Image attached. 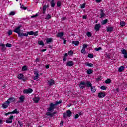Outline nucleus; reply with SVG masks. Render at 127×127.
I'll list each match as a JSON object with an SVG mask.
<instances>
[{"label":"nucleus","instance_id":"a878e982","mask_svg":"<svg viewBox=\"0 0 127 127\" xmlns=\"http://www.w3.org/2000/svg\"><path fill=\"white\" fill-rule=\"evenodd\" d=\"M86 66L88 67H93V64L89 62H87L86 64Z\"/></svg>","mask_w":127,"mask_h":127},{"label":"nucleus","instance_id":"412c9836","mask_svg":"<svg viewBox=\"0 0 127 127\" xmlns=\"http://www.w3.org/2000/svg\"><path fill=\"white\" fill-rule=\"evenodd\" d=\"M107 23H108V19H107L102 20V21L101 22V24L102 25H105V24H107Z\"/></svg>","mask_w":127,"mask_h":127},{"label":"nucleus","instance_id":"2eb2a0df","mask_svg":"<svg viewBox=\"0 0 127 127\" xmlns=\"http://www.w3.org/2000/svg\"><path fill=\"white\" fill-rule=\"evenodd\" d=\"M114 30V27L109 26L107 27V32H112Z\"/></svg>","mask_w":127,"mask_h":127},{"label":"nucleus","instance_id":"603ef678","mask_svg":"<svg viewBox=\"0 0 127 127\" xmlns=\"http://www.w3.org/2000/svg\"><path fill=\"white\" fill-rule=\"evenodd\" d=\"M100 15H101L100 18H103V17H104V16H105V15H106L105 14V13H102L100 14Z\"/></svg>","mask_w":127,"mask_h":127},{"label":"nucleus","instance_id":"393cba45","mask_svg":"<svg viewBox=\"0 0 127 127\" xmlns=\"http://www.w3.org/2000/svg\"><path fill=\"white\" fill-rule=\"evenodd\" d=\"M124 70H125V67L122 66H121L120 67H119L118 71L119 72H123V71H124Z\"/></svg>","mask_w":127,"mask_h":127},{"label":"nucleus","instance_id":"a18cd8bd","mask_svg":"<svg viewBox=\"0 0 127 127\" xmlns=\"http://www.w3.org/2000/svg\"><path fill=\"white\" fill-rule=\"evenodd\" d=\"M95 50L96 51H99V50H102V47H99L98 48H96L95 49Z\"/></svg>","mask_w":127,"mask_h":127},{"label":"nucleus","instance_id":"dca6fc26","mask_svg":"<svg viewBox=\"0 0 127 127\" xmlns=\"http://www.w3.org/2000/svg\"><path fill=\"white\" fill-rule=\"evenodd\" d=\"M9 104H8V103L7 102V101H6L5 102H4L2 105V108H3L4 109H6V108H7L9 106Z\"/></svg>","mask_w":127,"mask_h":127},{"label":"nucleus","instance_id":"473e14b6","mask_svg":"<svg viewBox=\"0 0 127 127\" xmlns=\"http://www.w3.org/2000/svg\"><path fill=\"white\" fill-rule=\"evenodd\" d=\"M120 25L122 27L125 26L126 25V22H125L124 21L120 22Z\"/></svg>","mask_w":127,"mask_h":127},{"label":"nucleus","instance_id":"ddd939ff","mask_svg":"<svg viewBox=\"0 0 127 127\" xmlns=\"http://www.w3.org/2000/svg\"><path fill=\"white\" fill-rule=\"evenodd\" d=\"M19 100H20L17 101V103H23V102H24V96L21 95L19 97Z\"/></svg>","mask_w":127,"mask_h":127},{"label":"nucleus","instance_id":"f03ea898","mask_svg":"<svg viewBox=\"0 0 127 127\" xmlns=\"http://www.w3.org/2000/svg\"><path fill=\"white\" fill-rule=\"evenodd\" d=\"M62 103V101L61 100L56 101L55 104L51 103L49 107L47 108L48 112H53L54 109H55V106H57V105H59V104H61Z\"/></svg>","mask_w":127,"mask_h":127},{"label":"nucleus","instance_id":"aec40b11","mask_svg":"<svg viewBox=\"0 0 127 127\" xmlns=\"http://www.w3.org/2000/svg\"><path fill=\"white\" fill-rule=\"evenodd\" d=\"M72 44H74L75 46H78V45L80 44V42H79V41H73L72 42Z\"/></svg>","mask_w":127,"mask_h":127},{"label":"nucleus","instance_id":"9b49d317","mask_svg":"<svg viewBox=\"0 0 127 127\" xmlns=\"http://www.w3.org/2000/svg\"><path fill=\"white\" fill-rule=\"evenodd\" d=\"M54 80L53 79H50V80H48V84L49 85V86H53V85H54Z\"/></svg>","mask_w":127,"mask_h":127},{"label":"nucleus","instance_id":"f257e3e1","mask_svg":"<svg viewBox=\"0 0 127 127\" xmlns=\"http://www.w3.org/2000/svg\"><path fill=\"white\" fill-rule=\"evenodd\" d=\"M21 27H22V26L21 25H20L13 30L14 32H15L16 33H17L18 34V37L22 38L23 36H28V34L29 35H33V34H34V32L32 31L30 32H27V33H23L20 32V31H21V30H20V28H21Z\"/></svg>","mask_w":127,"mask_h":127},{"label":"nucleus","instance_id":"1a4fd4ad","mask_svg":"<svg viewBox=\"0 0 127 127\" xmlns=\"http://www.w3.org/2000/svg\"><path fill=\"white\" fill-rule=\"evenodd\" d=\"M57 113V112L54 111V112L50 113V112L48 111L46 113V116H50L51 118H52V117H53V115H55V114H56Z\"/></svg>","mask_w":127,"mask_h":127},{"label":"nucleus","instance_id":"cd10ccee","mask_svg":"<svg viewBox=\"0 0 127 127\" xmlns=\"http://www.w3.org/2000/svg\"><path fill=\"white\" fill-rule=\"evenodd\" d=\"M96 88L95 87V86H93V87L92 86L91 87V91L92 93H95V92H96Z\"/></svg>","mask_w":127,"mask_h":127},{"label":"nucleus","instance_id":"4be33fe9","mask_svg":"<svg viewBox=\"0 0 127 127\" xmlns=\"http://www.w3.org/2000/svg\"><path fill=\"white\" fill-rule=\"evenodd\" d=\"M46 8H47V6L46 5H44L43 6V14H45V11H46Z\"/></svg>","mask_w":127,"mask_h":127},{"label":"nucleus","instance_id":"c756f323","mask_svg":"<svg viewBox=\"0 0 127 127\" xmlns=\"http://www.w3.org/2000/svg\"><path fill=\"white\" fill-rule=\"evenodd\" d=\"M112 82V80H111V79H107L106 81H105V83L106 84H111Z\"/></svg>","mask_w":127,"mask_h":127},{"label":"nucleus","instance_id":"8fccbe9b","mask_svg":"<svg viewBox=\"0 0 127 127\" xmlns=\"http://www.w3.org/2000/svg\"><path fill=\"white\" fill-rule=\"evenodd\" d=\"M33 80H37L38 79V75H36L33 77Z\"/></svg>","mask_w":127,"mask_h":127},{"label":"nucleus","instance_id":"e2e57ef3","mask_svg":"<svg viewBox=\"0 0 127 127\" xmlns=\"http://www.w3.org/2000/svg\"><path fill=\"white\" fill-rule=\"evenodd\" d=\"M63 39H64V44H66V40H65V39L64 38V37H63Z\"/></svg>","mask_w":127,"mask_h":127},{"label":"nucleus","instance_id":"69168bd1","mask_svg":"<svg viewBox=\"0 0 127 127\" xmlns=\"http://www.w3.org/2000/svg\"><path fill=\"white\" fill-rule=\"evenodd\" d=\"M96 0V2H98V3H100L101 2V1H102V0Z\"/></svg>","mask_w":127,"mask_h":127},{"label":"nucleus","instance_id":"9d476101","mask_svg":"<svg viewBox=\"0 0 127 127\" xmlns=\"http://www.w3.org/2000/svg\"><path fill=\"white\" fill-rule=\"evenodd\" d=\"M100 28H101V24H96L94 28L95 30H96V31H99V30H100Z\"/></svg>","mask_w":127,"mask_h":127},{"label":"nucleus","instance_id":"e433bc0d","mask_svg":"<svg viewBox=\"0 0 127 127\" xmlns=\"http://www.w3.org/2000/svg\"><path fill=\"white\" fill-rule=\"evenodd\" d=\"M38 44H39V45H44V43H43V41H38Z\"/></svg>","mask_w":127,"mask_h":127},{"label":"nucleus","instance_id":"a19ab883","mask_svg":"<svg viewBox=\"0 0 127 127\" xmlns=\"http://www.w3.org/2000/svg\"><path fill=\"white\" fill-rule=\"evenodd\" d=\"M121 52H122V54H124L125 53H127V50L126 49L121 50Z\"/></svg>","mask_w":127,"mask_h":127},{"label":"nucleus","instance_id":"774afa93","mask_svg":"<svg viewBox=\"0 0 127 127\" xmlns=\"http://www.w3.org/2000/svg\"><path fill=\"white\" fill-rule=\"evenodd\" d=\"M45 68L46 69H49V65H46Z\"/></svg>","mask_w":127,"mask_h":127},{"label":"nucleus","instance_id":"79ce46f5","mask_svg":"<svg viewBox=\"0 0 127 127\" xmlns=\"http://www.w3.org/2000/svg\"><path fill=\"white\" fill-rule=\"evenodd\" d=\"M18 124H19V125H20V127H23V123H22V121H18Z\"/></svg>","mask_w":127,"mask_h":127},{"label":"nucleus","instance_id":"4468645a","mask_svg":"<svg viewBox=\"0 0 127 127\" xmlns=\"http://www.w3.org/2000/svg\"><path fill=\"white\" fill-rule=\"evenodd\" d=\"M106 96V93L105 92H100L98 93L99 98H104Z\"/></svg>","mask_w":127,"mask_h":127},{"label":"nucleus","instance_id":"2f4dec72","mask_svg":"<svg viewBox=\"0 0 127 127\" xmlns=\"http://www.w3.org/2000/svg\"><path fill=\"white\" fill-rule=\"evenodd\" d=\"M86 49L85 48H82L81 52V53H83V54H85L86 53Z\"/></svg>","mask_w":127,"mask_h":127},{"label":"nucleus","instance_id":"a211bd4d","mask_svg":"<svg viewBox=\"0 0 127 127\" xmlns=\"http://www.w3.org/2000/svg\"><path fill=\"white\" fill-rule=\"evenodd\" d=\"M40 100V98H39V97H35L33 99V101H34V103H35V104H37V103L39 102Z\"/></svg>","mask_w":127,"mask_h":127},{"label":"nucleus","instance_id":"338daca9","mask_svg":"<svg viewBox=\"0 0 127 127\" xmlns=\"http://www.w3.org/2000/svg\"><path fill=\"white\" fill-rule=\"evenodd\" d=\"M83 19H87V16L86 15H84L83 16Z\"/></svg>","mask_w":127,"mask_h":127},{"label":"nucleus","instance_id":"5fc2aeb1","mask_svg":"<svg viewBox=\"0 0 127 127\" xmlns=\"http://www.w3.org/2000/svg\"><path fill=\"white\" fill-rule=\"evenodd\" d=\"M37 16H38V14H36L35 15H33L31 17V18H34V17H37Z\"/></svg>","mask_w":127,"mask_h":127},{"label":"nucleus","instance_id":"052dcab7","mask_svg":"<svg viewBox=\"0 0 127 127\" xmlns=\"http://www.w3.org/2000/svg\"><path fill=\"white\" fill-rule=\"evenodd\" d=\"M64 124V121H61L60 123V126H63Z\"/></svg>","mask_w":127,"mask_h":127},{"label":"nucleus","instance_id":"6e6552de","mask_svg":"<svg viewBox=\"0 0 127 127\" xmlns=\"http://www.w3.org/2000/svg\"><path fill=\"white\" fill-rule=\"evenodd\" d=\"M13 102H15V98L14 97H10L7 100V103H8V104H10Z\"/></svg>","mask_w":127,"mask_h":127},{"label":"nucleus","instance_id":"f3484780","mask_svg":"<svg viewBox=\"0 0 127 127\" xmlns=\"http://www.w3.org/2000/svg\"><path fill=\"white\" fill-rule=\"evenodd\" d=\"M64 35V33L59 32V33H57L56 36H57V37H60V38H62V37H63Z\"/></svg>","mask_w":127,"mask_h":127},{"label":"nucleus","instance_id":"4d7b16f0","mask_svg":"<svg viewBox=\"0 0 127 127\" xmlns=\"http://www.w3.org/2000/svg\"><path fill=\"white\" fill-rule=\"evenodd\" d=\"M101 77H98L97 78H96V81L97 82H99V81H101Z\"/></svg>","mask_w":127,"mask_h":127},{"label":"nucleus","instance_id":"6e6d98bb","mask_svg":"<svg viewBox=\"0 0 127 127\" xmlns=\"http://www.w3.org/2000/svg\"><path fill=\"white\" fill-rule=\"evenodd\" d=\"M124 54V58H127V52L125 53V54Z\"/></svg>","mask_w":127,"mask_h":127},{"label":"nucleus","instance_id":"c03bdc74","mask_svg":"<svg viewBox=\"0 0 127 127\" xmlns=\"http://www.w3.org/2000/svg\"><path fill=\"white\" fill-rule=\"evenodd\" d=\"M88 57L89 58H93V57H94V54H88Z\"/></svg>","mask_w":127,"mask_h":127},{"label":"nucleus","instance_id":"bb28decb","mask_svg":"<svg viewBox=\"0 0 127 127\" xmlns=\"http://www.w3.org/2000/svg\"><path fill=\"white\" fill-rule=\"evenodd\" d=\"M92 73H93V70L89 69L87 71V74L88 75H91V74H92Z\"/></svg>","mask_w":127,"mask_h":127},{"label":"nucleus","instance_id":"20e7f679","mask_svg":"<svg viewBox=\"0 0 127 127\" xmlns=\"http://www.w3.org/2000/svg\"><path fill=\"white\" fill-rule=\"evenodd\" d=\"M72 115V112H71V110H68L66 111V113H64L63 117L64 119H66L67 117H70Z\"/></svg>","mask_w":127,"mask_h":127},{"label":"nucleus","instance_id":"680f3d73","mask_svg":"<svg viewBox=\"0 0 127 127\" xmlns=\"http://www.w3.org/2000/svg\"><path fill=\"white\" fill-rule=\"evenodd\" d=\"M79 118V114H76L75 116V119H78Z\"/></svg>","mask_w":127,"mask_h":127},{"label":"nucleus","instance_id":"0e129e2a","mask_svg":"<svg viewBox=\"0 0 127 127\" xmlns=\"http://www.w3.org/2000/svg\"><path fill=\"white\" fill-rule=\"evenodd\" d=\"M65 19H66V17H63L62 18V20L63 21H64V20H65Z\"/></svg>","mask_w":127,"mask_h":127},{"label":"nucleus","instance_id":"de8ad7c7","mask_svg":"<svg viewBox=\"0 0 127 127\" xmlns=\"http://www.w3.org/2000/svg\"><path fill=\"white\" fill-rule=\"evenodd\" d=\"M21 8H23V9H24V10L27 9V7H24V5H21Z\"/></svg>","mask_w":127,"mask_h":127},{"label":"nucleus","instance_id":"37998d69","mask_svg":"<svg viewBox=\"0 0 127 127\" xmlns=\"http://www.w3.org/2000/svg\"><path fill=\"white\" fill-rule=\"evenodd\" d=\"M51 18V16L49 14H48L45 18V19H50Z\"/></svg>","mask_w":127,"mask_h":127},{"label":"nucleus","instance_id":"7ed1b4c3","mask_svg":"<svg viewBox=\"0 0 127 127\" xmlns=\"http://www.w3.org/2000/svg\"><path fill=\"white\" fill-rule=\"evenodd\" d=\"M82 85L86 86V87H87V88H91L92 86V84L90 81H81L80 82L79 84V87L80 88V89H84V88H85V86H82Z\"/></svg>","mask_w":127,"mask_h":127},{"label":"nucleus","instance_id":"72a5a7b5","mask_svg":"<svg viewBox=\"0 0 127 127\" xmlns=\"http://www.w3.org/2000/svg\"><path fill=\"white\" fill-rule=\"evenodd\" d=\"M22 71H27V67L26 66H24L22 68Z\"/></svg>","mask_w":127,"mask_h":127},{"label":"nucleus","instance_id":"ea45409f","mask_svg":"<svg viewBox=\"0 0 127 127\" xmlns=\"http://www.w3.org/2000/svg\"><path fill=\"white\" fill-rule=\"evenodd\" d=\"M74 54V52L72 50H70L68 52V55H73Z\"/></svg>","mask_w":127,"mask_h":127},{"label":"nucleus","instance_id":"09e8293b","mask_svg":"<svg viewBox=\"0 0 127 127\" xmlns=\"http://www.w3.org/2000/svg\"><path fill=\"white\" fill-rule=\"evenodd\" d=\"M88 44H84L83 46V48L86 49L88 47Z\"/></svg>","mask_w":127,"mask_h":127},{"label":"nucleus","instance_id":"58836bf2","mask_svg":"<svg viewBox=\"0 0 127 127\" xmlns=\"http://www.w3.org/2000/svg\"><path fill=\"white\" fill-rule=\"evenodd\" d=\"M9 15H10V16L15 15V12H14V11H11V12L9 13Z\"/></svg>","mask_w":127,"mask_h":127},{"label":"nucleus","instance_id":"4c0bfd02","mask_svg":"<svg viewBox=\"0 0 127 127\" xmlns=\"http://www.w3.org/2000/svg\"><path fill=\"white\" fill-rule=\"evenodd\" d=\"M57 6H58V7H60V6H61V2L58 1L57 2Z\"/></svg>","mask_w":127,"mask_h":127},{"label":"nucleus","instance_id":"3c124183","mask_svg":"<svg viewBox=\"0 0 127 127\" xmlns=\"http://www.w3.org/2000/svg\"><path fill=\"white\" fill-rule=\"evenodd\" d=\"M33 35H34L35 36H37V35H38V31L34 32Z\"/></svg>","mask_w":127,"mask_h":127},{"label":"nucleus","instance_id":"6ab92c4d","mask_svg":"<svg viewBox=\"0 0 127 127\" xmlns=\"http://www.w3.org/2000/svg\"><path fill=\"white\" fill-rule=\"evenodd\" d=\"M0 46H1V50L2 51H5L6 49V47H5V45L2 43H0Z\"/></svg>","mask_w":127,"mask_h":127},{"label":"nucleus","instance_id":"5701e85b","mask_svg":"<svg viewBox=\"0 0 127 127\" xmlns=\"http://www.w3.org/2000/svg\"><path fill=\"white\" fill-rule=\"evenodd\" d=\"M10 114H19V111H17V109H15L14 111L11 112Z\"/></svg>","mask_w":127,"mask_h":127},{"label":"nucleus","instance_id":"423d86ee","mask_svg":"<svg viewBox=\"0 0 127 127\" xmlns=\"http://www.w3.org/2000/svg\"><path fill=\"white\" fill-rule=\"evenodd\" d=\"M66 66H68V67H73V66H74V62L72 61L67 62L66 63Z\"/></svg>","mask_w":127,"mask_h":127},{"label":"nucleus","instance_id":"f8f14e48","mask_svg":"<svg viewBox=\"0 0 127 127\" xmlns=\"http://www.w3.org/2000/svg\"><path fill=\"white\" fill-rule=\"evenodd\" d=\"M46 42L47 44H49V43L53 42V39H52V38H47L46 40Z\"/></svg>","mask_w":127,"mask_h":127},{"label":"nucleus","instance_id":"b1692460","mask_svg":"<svg viewBox=\"0 0 127 127\" xmlns=\"http://www.w3.org/2000/svg\"><path fill=\"white\" fill-rule=\"evenodd\" d=\"M51 7H54L55 6V3H54V0H52L50 2Z\"/></svg>","mask_w":127,"mask_h":127},{"label":"nucleus","instance_id":"f704fd0d","mask_svg":"<svg viewBox=\"0 0 127 127\" xmlns=\"http://www.w3.org/2000/svg\"><path fill=\"white\" fill-rule=\"evenodd\" d=\"M7 34L9 36L12 34V31L11 30H9L8 32H7Z\"/></svg>","mask_w":127,"mask_h":127},{"label":"nucleus","instance_id":"13d9d810","mask_svg":"<svg viewBox=\"0 0 127 127\" xmlns=\"http://www.w3.org/2000/svg\"><path fill=\"white\" fill-rule=\"evenodd\" d=\"M85 4H82L81 5V8H85Z\"/></svg>","mask_w":127,"mask_h":127},{"label":"nucleus","instance_id":"bf43d9fd","mask_svg":"<svg viewBox=\"0 0 127 127\" xmlns=\"http://www.w3.org/2000/svg\"><path fill=\"white\" fill-rule=\"evenodd\" d=\"M34 74L36 75V76H39L38 71H35Z\"/></svg>","mask_w":127,"mask_h":127},{"label":"nucleus","instance_id":"c9c22d12","mask_svg":"<svg viewBox=\"0 0 127 127\" xmlns=\"http://www.w3.org/2000/svg\"><path fill=\"white\" fill-rule=\"evenodd\" d=\"M100 89L101 90H107V87H106L105 85H103L100 87Z\"/></svg>","mask_w":127,"mask_h":127},{"label":"nucleus","instance_id":"39448f33","mask_svg":"<svg viewBox=\"0 0 127 127\" xmlns=\"http://www.w3.org/2000/svg\"><path fill=\"white\" fill-rule=\"evenodd\" d=\"M33 92V90L31 88H29L28 89H25L23 90V93L24 94H30L31 93H32Z\"/></svg>","mask_w":127,"mask_h":127},{"label":"nucleus","instance_id":"864d4df0","mask_svg":"<svg viewBox=\"0 0 127 127\" xmlns=\"http://www.w3.org/2000/svg\"><path fill=\"white\" fill-rule=\"evenodd\" d=\"M66 60H67V57H64L63 62V63L65 62V61H66Z\"/></svg>","mask_w":127,"mask_h":127},{"label":"nucleus","instance_id":"49530a36","mask_svg":"<svg viewBox=\"0 0 127 127\" xmlns=\"http://www.w3.org/2000/svg\"><path fill=\"white\" fill-rule=\"evenodd\" d=\"M6 47H11V46H12V45H11V44L7 43L6 44Z\"/></svg>","mask_w":127,"mask_h":127},{"label":"nucleus","instance_id":"0eeeda50","mask_svg":"<svg viewBox=\"0 0 127 127\" xmlns=\"http://www.w3.org/2000/svg\"><path fill=\"white\" fill-rule=\"evenodd\" d=\"M13 119V115H11L9 118H8L6 120V123H7V124H11V123H12Z\"/></svg>","mask_w":127,"mask_h":127},{"label":"nucleus","instance_id":"c85d7f7f","mask_svg":"<svg viewBox=\"0 0 127 127\" xmlns=\"http://www.w3.org/2000/svg\"><path fill=\"white\" fill-rule=\"evenodd\" d=\"M23 77V74H20L18 75V79H19V80L22 79Z\"/></svg>","mask_w":127,"mask_h":127},{"label":"nucleus","instance_id":"7c9ffc66","mask_svg":"<svg viewBox=\"0 0 127 127\" xmlns=\"http://www.w3.org/2000/svg\"><path fill=\"white\" fill-rule=\"evenodd\" d=\"M86 35L88 37H91L92 36V33L91 32H87Z\"/></svg>","mask_w":127,"mask_h":127}]
</instances>
